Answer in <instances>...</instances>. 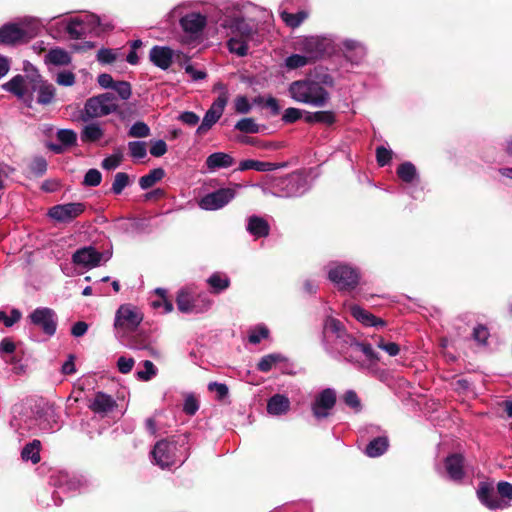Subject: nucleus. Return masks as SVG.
I'll use <instances>...</instances> for the list:
<instances>
[{
  "instance_id": "6e6d98bb",
  "label": "nucleus",
  "mask_w": 512,
  "mask_h": 512,
  "mask_svg": "<svg viewBox=\"0 0 512 512\" xmlns=\"http://www.w3.org/2000/svg\"><path fill=\"white\" fill-rule=\"evenodd\" d=\"M47 170V162L43 157H35L30 163V171L35 176H42Z\"/></svg>"
},
{
  "instance_id": "3c124183",
  "label": "nucleus",
  "mask_w": 512,
  "mask_h": 512,
  "mask_svg": "<svg viewBox=\"0 0 512 512\" xmlns=\"http://www.w3.org/2000/svg\"><path fill=\"white\" fill-rule=\"evenodd\" d=\"M122 100H128L132 95V88L127 81H116L112 88Z\"/></svg>"
},
{
  "instance_id": "2f4dec72",
  "label": "nucleus",
  "mask_w": 512,
  "mask_h": 512,
  "mask_svg": "<svg viewBox=\"0 0 512 512\" xmlns=\"http://www.w3.org/2000/svg\"><path fill=\"white\" fill-rule=\"evenodd\" d=\"M45 62L55 66H64L71 62V57L66 50L54 48L45 55Z\"/></svg>"
},
{
  "instance_id": "423d86ee",
  "label": "nucleus",
  "mask_w": 512,
  "mask_h": 512,
  "mask_svg": "<svg viewBox=\"0 0 512 512\" xmlns=\"http://www.w3.org/2000/svg\"><path fill=\"white\" fill-rule=\"evenodd\" d=\"M143 321V313L132 304L121 305L114 319V328L118 337L134 332Z\"/></svg>"
},
{
  "instance_id": "20e7f679",
  "label": "nucleus",
  "mask_w": 512,
  "mask_h": 512,
  "mask_svg": "<svg viewBox=\"0 0 512 512\" xmlns=\"http://www.w3.org/2000/svg\"><path fill=\"white\" fill-rule=\"evenodd\" d=\"M323 343L329 353L338 354L349 362L357 361L355 349H359V342L333 317H327L324 321Z\"/></svg>"
},
{
  "instance_id": "de8ad7c7",
  "label": "nucleus",
  "mask_w": 512,
  "mask_h": 512,
  "mask_svg": "<svg viewBox=\"0 0 512 512\" xmlns=\"http://www.w3.org/2000/svg\"><path fill=\"white\" fill-rule=\"evenodd\" d=\"M143 370L137 371L138 379L142 381H149L157 374V368L150 360H145L143 362Z\"/></svg>"
},
{
  "instance_id": "a878e982",
  "label": "nucleus",
  "mask_w": 512,
  "mask_h": 512,
  "mask_svg": "<svg viewBox=\"0 0 512 512\" xmlns=\"http://www.w3.org/2000/svg\"><path fill=\"white\" fill-rule=\"evenodd\" d=\"M234 158L224 152H215L210 154L206 158V167L210 172L216 171L222 168L231 167L234 164Z\"/></svg>"
},
{
  "instance_id": "ea45409f",
  "label": "nucleus",
  "mask_w": 512,
  "mask_h": 512,
  "mask_svg": "<svg viewBox=\"0 0 512 512\" xmlns=\"http://www.w3.org/2000/svg\"><path fill=\"white\" fill-rule=\"evenodd\" d=\"M397 175L404 182L411 183L417 177V171L411 162H405L398 167Z\"/></svg>"
},
{
  "instance_id": "4be33fe9",
  "label": "nucleus",
  "mask_w": 512,
  "mask_h": 512,
  "mask_svg": "<svg viewBox=\"0 0 512 512\" xmlns=\"http://www.w3.org/2000/svg\"><path fill=\"white\" fill-rule=\"evenodd\" d=\"M445 470L449 479L461 481L464 477V458L461 454H452L445 459Z\"/></svg>"
},
{
  "instance_id": "6ab92c4d",
  "label": "nucleus",
  "mask_w": 512,
  "mask_h": 512,
  "mask_svg": "<svg viewBox=\"0 0 512 512\" xmlns=\"http://www.w3.org/2000/svg\"><path fill=\"white\" fill-rule=\"evenodd\" d=\"M176 53L167 46H153L149 52V59L156 67L167 70L173 61Z\"/></svg>"
},
{
  "instance_id": "c03bdc74",
  "label": "nucleus",
  "mask_w": 512,
  "mask_h": 512,
  "mask_svg": "<svg viewBox=\"0 0 512 512\" xmlns=\"http://www.w3.org/2000/svg\"><path fill=\"white\" fill-rule=\"evenodd\" d=\"M155 293L160 296L159 300H154L152 306L156 309L163 308L164 313H169L173 310V304L166 297V290L163 288H157Z\"/></svg>"
},
{
  "instance_id": "58836bf2",
  "label": "nucleus",
  "mask_w": 512,
  "mask_h": 512,
  "mask_svg": "<svg viewBox=\"0 0 512 512\" xmlns=\"http://www.w3.org/2000/svg\"><path fill=\"white\" fill-rule=\"evenodd\" d=\"M207 282L211 286V288L214 290V292H216V293H219V292L225 290L226 288L229 287V284H230L229 278L220 273L212 274L208 278Z\"/></svg>"
},
{
  "instance_id": "39448f33",
  "label": "nucleus",
  "mask_w": 512,
  "mask_h": 512,
  "mask_svg": "<svg viewBox=\"0 0 512 512\" xmlns=\"http://www.w3.org/2000/svg\"><path fill=\"white\" fill-rule=\"evenodd\" d=\"M119 109L117 99L110 92L102 93L86 100L82 110V119L89 120L116 113Z\"/></svg>"
},
{
  "instance_id": "6e6552de",
  "label": "nucleus",
  "mask_w": 512,
  "mask_h": 512,
  "mask_svg": "<svg viewBox=\"0 0 512 512\" xmlns=\"http://www.w3.org/2000/svg\"><path fill=\"white\" fill-rule=\"evenodd\" d=\"M111 256V251L100 252L94 246L89 245L77 249L72 254L71 260L75 266L90 270L106 263Z\"/></svg>"
},
{
  "instance_id": "7c9ffc66",
  "label": "nucleus",
  "mask_w": 512,
  "mask_h": 512,
  "mask_svg": "<svg viewBox=\"0 0 512 512\" xmlns=\"http://www.w3.org/2000/svg\"><path fill=\"white\" fill-rule=\"evenodd\" d=\"M287 362V358L281 353H271L263 356L257 364V369L261 372L267 373L273 367Z\"/></svg>"
},
{
  "instance_id": "aec40b11",
  "label": "nucleus",
  "mask_w": 512,
  "mask_h": 512,
  "mask_svg": "<svg viewBox=\"0 0 512 512\" xmlns=\"http://www.w3.org/2000/svg\"><path fill=\"white\" fill-rule=\"evenodd\" d=\"M477 495L481 503L489 509H503L508 506L506 500L501 499L492 488L486 485H482L478 489Z\"/></svg>"
},
{
  "instance_id": "e433bc0d",
  "label": "nucleus",
  "mask_w": 512,
  "mask_h": 512,
  "mask_svg": "<svg viewBox=\"0 0 512 512\" xmlns=\"http://www.w3.org/2000/svg\"><path fill=\"white\" fill-rule=\"evenodd\" d=\"M40 441L33 440L31 443H28L24 446L21 456L24 460H30L33 464H36L40 461Z\"/></svg>"
},
{
  "instance_id": "a19ab883",
  "label": "nucleus",
  "mask_w": 512,
  "mask_h": 512,
  "mask_svg": "<svg viewBox=\"0 0 512 512\" xmlns=\"http://www.w3.org/2000/svg\"><path fill=\"white\" fill-rule=\"evenodd\" d=\"M129 184V175L125 172H118L114 176L111 190L115 195H119Z\"/></svg>"
},
{
  "instance_id": "b1692460",
  "label": "nucleus",
  "mask_w": 512,
  "mask_h": 512,
  "mask_svg": "<svg viewBox=\"0 0 512 512\" xmlns=\"http://www.w3.org/2000/svg\"><path fill=\"white\" fill-rule=\"evenodd\" d=\"M350 313L351 315L360 323H362L365 326L368 327H384L385 321L377 318L372 313L368 312L367 310L363 309L359 305H351L350 306Z\"/></svg>"
},
{
  "instance_id": "72a5a7b5",
  "label": "nucleus",
  "mask_w": 512,
  "mask_h": 512,
  "mask_svg": "<svg viewBox=\"0 0 512 512\" xmlns=\"http://www.w3.org/2000/svg\"><path fill=\"white\" fill-rule=\"evenodd\" d=\"M388 446L389 443L387 437L380 436L369 442L366 446L365 453L369 457H378L387 450Z\"/></svg>"
},
{
  "instance_id": "5fc2aeb1",
  "label": "nucleus",
  "mask_w": 512,
  "mask_h": 512,
  "mask_svg": "<svg viewBox=\"0 0 512 512\" xmlns=\"http://www.w3.org/2000/svg\"><path fill=\"white\" fill-rule=\"evenodd\" d=\"M235 128L241 132L245 133H257L258 125L251 118H244L239 120Z\"/></svg>"
},
{
  "instance_id": "7ed1b4c3",
  "label": "nucleus",
  "mask_w": 512,
  "mask_h": 512,
  "mask_svg": "<svg viewBox=\"0 0 512 512\" xmlns=\"http://www.w3.org/2000/svg\"><path fill=\"white\" fill-rule=\"evenodd\" d=\"M3 88L22 100L31 107L33 93L37 92V103L41 105L50 104L55 97V87L43 80L37 70L27 75H16L10 81L3 84Z\"/></svg>"
},
{
  "instance_id": "f3484780",
  "label": "nucleus",
  "mask_w": 512,
  "mask_h": 512,
  "mask_svg": "<svg viewBox=\"0 0 512 512\" xmlns=\"http://www.w3.org/2000/svg\"><path fill=\"white\" fill-rule=\"evenodd\" d=\"M336 403V393L333 389L327 388L316 395L311 409L314 417L318 420L327 418Z\"/></svg>"
},
{
  "instance_id": "cd10ccee",
  "label": "nucleus",
  "mask_w": 512,
  "mask_h": 512,
  "mask_svg": "<svg viewBox=\"0 0 512 512\" xmlns=\"http://www.w3.org/2000/svg\"><path fill=\"white\" fill-rule=\"evenodd\" d=\"M115 405L116 403L111 396L98 392L90 402L89 408L95 413H107L113 410Z\"/></svg>"
},
{
  "instance_id": "680f3d73",
  "label": "nucleus",
  "mask_w": 512,
  "mask_h": 512,
  "mask_svg": "<svg viewBox=\"0 0 512 512\" xmlns=\"http://www.w3.org/2000/svg\"><path fill=\"white\" fill-rule=\"evenodd\" d=\"M378 348L385 351L389 356H396L399 354L400 347L394 342H385L384 339L380 338L377 342Z\"/></svg>"
},
{
  "instance_id": "e2e57ef3",
  "label": "nucleus",
  "mask_w": 512,
  "mask_h": 512,
  "mask_svg": "<svg viewBox=\"0 0 512 512\" xmlns=\"http://www.w3.org/2000/svg\"><path fill=\"white\" fill-rule=\"evenodd\" d=\"M302 117V110L299 108L289 107L287 108L282 116V120L285 123H293Z\"/></svg>"
},
{
  "instance_id": "9b49d317",
  "label": "nucleus",
  "mask_w": 512,
  "mask_h": 512,
  "mask_svg": "<svg viewBox=\"0 0 512 512\" xmlns=\"http://www.w3.org/2000/svg\"><path fill=\"white\" fill-rule=\"evenodd\" d=\"M34 33L24 24L8 23L0 28L1 45H17L28 42Z\"/></svg>"
},
{
  "instance_id": "a211bd4d",
  "label": "nucleus",
  "mask_w": 512,
  "mask_h": 512,
  "mask_svg": "<svg viewBox=\"0 0 512 512\" xmlns=\"http://www.w3.org/2000/svg\"><path fill=\"white\" fill-rule=\"evenodd\" d=\"M176 444L171 441L161 440L156 443L152 456L155 463L161 468H167L175 464Z\"/></svg>"
},
{
  "instance_id": "0e129e2a",
  "label": "nucleus",
  "mask_w": 512,
  "mask_h": 512,
  "mask_svg": "<svg viewBox=\"0 0 512 512\" xmlns=\"http://www.w3.org/2000/svg\"><path fill=\"white\" fill-rule=\"evenodd\" d=\"M392 152L383 146L376 149L377 162L380 166H385L391 160Z\"/></svg>"
},
{
  "instance_id": "2eb2a0df",
  "label": "nucleus",
  "mask_w": 512,
  "mask_h": 512,
  "mask_svg": "<svg viewBox=\"0 0 512 512\" xmlns=\"http://www.w3.org/2000/svg\"><path fill=\"white\" fill-rule=\"evenodd\" d=\"M32 324L39 327L45 334L52 336L56 332L57 317L55 312L47 307L36 308L30 315Z\"/></svg>"
},
{
  "instance_id": "c9c22d12",
  "label": "nucleus",
  "mask_w": 512,
  "mask_h": 512,
  "mask_svg": "<svg viewBox=\"0 0 512 512\" xmlns=\"http://www.w3.org/2000/svg\"><path fill=\"white\" fill-rule=\"evenodd\" d=\"M164 176H165V171L162 168H155V169L151 170L148 174L142 176L139 179V185H140L141 189L146 190V189L154 186Z\"/></svg>"
},
{
  "instance_id": "864d4df0",
  "label": "nucleus",
  "mask_w": 512,
  "mask_h": 512,
  "mask_svg": "<svg viewBox=\"0 0 512 512\" xmlns=\"http://www.w3.org/2000/svg\"><path fill=\"white\" fill-rule=\"evenodd\" d=\"M122 160L123 155L120 152H118L103 159L101 165L105 170H114L120 166Z\"/></svg>"
},
{
  "instance_id": "9d476101",
  "label": "nucleus",
  "mask_w": 512,
  "mask_h": 512,
  "mask_svg": "<svg viewBox=\"0 0 512 512\" xmlns=\"http://www.w3.org/2000/svg\"><path fill=\"white\" fill-rule=\"evenodd\" d=\"M100 26V18L94 14H88L81 18H74L67 23L66 31L72 39H80L89 33H97Z\"/></svg>"
},
{
  "instance_id": "13d9d810",
  "label": "nucleus",
  "mask_w": 512,
  "mask_h": 512,
  "mask_svg": "<svg viewBox=\"0 0 512 512\" xmlns=\"http://www.w3.org/2000/svg\"><path fill=\"white\" fill-rule=\"evenodd\" d=\"M208 390L214 392L218 400H223L228 396L229 390L226 384L211 382L208 384Z\"/></svg>"
},
{
  "instance_id": "8fccbe9b",
  "label": "nucleus",
  "mask_w": 512,
  "mask_h": 512,
  "mask_svg": "<svg viewBox=\"0 0 512 512\" xmlns=\"http://www.w3.org/2000/svg\"><path fill=\"white\" fill-rule=\"evenodd\" d=\"M57 139L64 146H72L76 143L77 135L71 129H60L57 132Z\"/></svg>"
},
{
  "instance_id": "4d7b16f0",
  "label": "nucleus",
  "mask_w": 512,
  "mask_h": 512,
  "mask_svg": "<svg viewBox=\"0 0 512 512\" xmlns=\"http://www.w3.org/2000/svg\"><path fill=\"white\" fill-rule=\"evenodd\" d=\"M355 355H357V361L355 363H358L360 361V357L362 355L366 356V358L369 360L378 359L376 353L369 344L359 343V349H355Z\"/></svg>"
},
{
  "instance_id": "393cba45",
  "label": "nucleus",
  "mask_w": 512,
  "mask_h": 512,
  "mask_svg": "<svg viewBox=\"0 0 512 512\" xmlns=\"http://www.w3.org/2000/svg\"><path fill=\"white\" fill-rule=\"evenodd\" d=\"M290 400L283 394H275L267 401V412L273 416H281L290 410Z\"/></svg>"
},
{
  "instance_id": "603ef678",
  "label": "nucleus",
  "mask_w": 512,
  "mask_h": 512,
  "mask_svg": "<svg viewBox=\"0 0 512 512\" xmlns=\"http://www.w3.org/2000/svg\"><path fill=\"white\" fill-rule=\"evenodd\" d=\"M101 181V172L97 169H89L84 176L83 184L86 186L96 187L101 183Z\"/></svg>"
},
{
  "instance_id": "052dcab7",
  "label": "nucleus",
  "mask_w": 512,
  "mask_h": 512,
  "mask_svg": "<svg viewBox=\"0 0 512 512\" xmlns=\"http://www.w3.org/2000/svg\"><path fill=\"white\" fill-rule=\"evenodd\" d=\"M501 499L506 500L508 503L512 499V484L502 481L497 485V493Z\"/></svg>"
},
{
  "instance_id": "5701e85b",
  "label": "nucleus",
  "mask_w": 512,
  "mask_h": 512,
  "mask_svg": "<svg viewBox=\"0 0 512 512\" xmlns=\"http://www.w3.org/2000/svg\"><path fill=\"white\" fill-rule=\"evenodd\" d=\"M282 192L278 193L281 197L299 196L304 192V181L298 176L287 177L279 183Z\"/></svg>"
},
{
  "instance_id": "f8f14e48",
  "label": "nucleus",
  "mask_w": 512,
  "mask_h": 512,
  "mask_svg": "<svg viewBox=\"0 0 512 512\" xmlns=\"http://www.w3.org/2000/svg\"><path fill=\"white\" fill-rule=\"evenodd\" d=\"M236 196L235 188H221L208 193L199 201V207L203 210L214 211L226 206Z\"/></svg>"
},
{
  "instance_id": "338daca9",
  "label": "nucleus",
  "mask_w": 512,
  "mask_h": 512,
  "mask_svg": "<svg viewBox=\"0 0 512 512\" xmlns=\"http://www.w3.org/2000/svg\"><path fill=\"white\" fill-rule=\"evenodd\" d=\"M134 363L133 358L122 356L117 361V367L121 373L127 374L132 370Z\"/></svg>"
},
{
  "instance_id": "f257e3e1",
  "label": "nucleus",
  "mask_w": 512,
  "mask_h": 512,
  "mask_svg": "<svg viewBox=\"0 0 512 512\" xmlns=\"http://www.w3.org/2000/svg\"><path fill=\"white\" fill-rule=\"evenodd\" d=\"M257 7L251 3H234L225 9L220 26L230 37L227 46L231 53L243 57L248 53V42L256 34L254 18L251 15Z\"/></svg>"
},
{
  "instance_id": "ddd939ff",
  "label": "nucleus",
  "mask_w": 512,
  "mask_h": 512,
  "mask_svg": "<svg viewBox=\"0 0 512 512\" xmlns=\"http://www.w3.org/2000/svg\"><path fill=\"white\" fill-rule=\"evenodd\" d=\"M85 204L71 202L52 206L48 210V216L59 223H69L85 211Z\"/></svg>"
},
{
  "instance_id": "f03ea898",
  "label": "nucleus",
  "mask_w": 512,
  "mask_h": 512,
  "mask_svg": "<svg viewBox=\"0 0 512 512\" xmlns=\"http://www.w3.org/2000/svg\"><path fill=\"white\" fill-rule=\"evenodd\" d=\"M334 86L333 76L324 69H316L314 74L293 81L288 86V94L297 103L312 107H324L330 101L329 88Z\"/></svg>"
},
{
  "instance_id": "69168bd1",
  "label": "nucleus",
  "mask_w": 512,
  "mask_h": 512,
  "mask_svg": "<svg viewBox=\"0 0 512 512\" xmlns=\"http://www.w3.org/2000/svg\"><path fill=\"white\" fill-rule=\"evenodd\" d=\"M56 82L62 86H72L75 83V75L70 71L58 73Z\"/></svg>"
},
{
  "instance_id": "4468645a",
  "label": "nucleus",
  "mask_w": 512,
  "mask_h": 512,
  "mask_svg": "<svg viewBox=\"0 0 512 512\" xmlns=\"http://www.w3.org/2000/svg\"><path fill=\"white\" fill-rule=\"evenodd\" d=\"M328 276L340 289L354 288L359 281L357 270L347 265H336L330 269Z\"/></svg>"
},
{
  "instance_id": "49530a36",
  "label": "nucleus",
  "mask_w": 512,
  "mask_h": 512,
  "mask_svg": "<svg viewBox=\"0 0 512 512\" xmlns=\"http://www.w3.org/2000/svg\"><path fill=\"white\" fill-rule=\"evenodd\" d=\"M128 135L134 138L148 137L150 135V128L146 123L138 121L130 127Z\"/></svg>"
},
{
  "instance_id": "f704fd0d",
  "label": "nucleus",
  "mask_w": 512,
  "mask_h": 512,
  "mask_svg": "<svg viewBox=\"0 0 512 512\" xmlns=\"http://www.w3.org/2000/svg\"><path fill=\"white\" fill-rule=\"evenodd\" d=\"M104 135L103 129L97 123L86 125L81 133L83 142H95L101 139Z\"/></svg>"
},
{
  "instance_id": "c756f323",
  "label": "nucleus",
  "mask_w": 512,
  "mask_h": 512,
  "mask_svg": "<svg viewBox=\"0 0 512 512\" xmlns=\"http://www.w3.org/2000/svg\"><path fill=\"white\" fill-rule=\"evenodd\" d=\"M247 231L257 237H266L269 234V225L267 221L259 216H251L248 218Z\"/></svg>"
},
{
  "instance_id": "c85d7f7f",
  "label": "nucleus",
  "mask_w": 512,
  "mask_h": 512,
  "mask_svg": "<svg viewBox=\"0 0 512 512\" xmlns=\"http://www.w3.org/2000/svg\"><path fill=\"white\" fill-rule=\"evenodd\" d=\"M346 58L351 62H359L366 54L365 47L355 40H344L342 42Z\"/></svg>"
},
{
  "instance_id": "774afa93",
  "label": "nucleus",
  "mask_w": 512,
  "mask_h": 512,
  "mask_svg": "<svg viewBox=\"0 0 512 512\" xmlns=\"http://www.w3.org/2000/svg\"><path fill=\"white\" fill-rule=\"evenodd\" d=\"M199 409L198 401L193 396H188L183 405V411L188 415H194Z\"/></svg>"
},
{
  "instance_id": "4c0bfd02",
  "label": "nucleus",
  "mask_w": 512,
  "mask_h": 512,
  "mask_svg": "<svg viewBox=\"0 0 512 512\" xmlns=\"http://www.w3.org/2000/svg\"><path fill=\"white\" fill-rule=\"evenodd\" d=\"M280 16L287 26L291 28H296L302 24V22L308 17V14L305 11H299L296 14H291L286 11H282L280 13Z\"/></svg>"
},
{
  "instance_id": "412c9836",
  "label": "nucleus",
  "mask_w": 512,
  "mask_h": 512,
  "mask_svg": "<svg viewBox=\"0 0 512 512\" xmlns=\"http://www.w3.org/2000/svg\"><path fill=\"white\" fill-rule=\"evenodd\" d=\"M206 22V17L200 13H190L180 19L182 29L192 35L202 32Z\"/></svg>"
},
{
  "instance_id": "473e14b6",
  "label": "nucleus",
  "mask_w": 512,
  "mask_h": 512,
  "mask_svg": "<svg viewBox=\"0 0 512 512\" xmlns=\"http://www.w3.org/2000/svg\"><path fill=\"white\" fill-rule=\"evenodd\" d=\"M305 121L309 124L322 123L332 125L336 121V115L333 111L306 112Z\"/></svg>"
},
{
  "instance_id": "79ce46f5",
  "label": "nucleus",
  "mask_w": 512,
  "mask_h": 512,
  "mask_svg": "<svg viewBox=\"0 0 512 512\" xmlns=\"http://www.w3.org/2000/svg\"><path fill=\"white\" fill-rule=\"evenodd\" d=\"M310 63L304 54H292L285 59V66L290 70L302 68Z\"/></svg>"
},
{
  "instance_id": "bb28decb",
  "label": "nucleus",
  "mask_w": 512,
  "mask_h": 512,
  "mask_svg": "<svg viewBox=\"0 0 512 512\" xmlns=\"http://www.w3.org/2000/svg\"><path fill=\"white\" fill-rule=\"evenodd\" d=\"M284 167H286V163H272L248 159L240 162L238 170L245 171L253 169L260 172H268Z\"/></svg>"
},
{
  "instance_id": "bf43d9fd",
  "label": "nucleus",
  "mask_w": 512,
  "mask_h": 512,
  "mask_svg": "<svg viewBox=\"0 0 512 512\" xmlns=\"http://www.w3.org/2000/svg\"><path fill=\"white\" fill-rule=\"evenodd\" d=\"M20 318L21 312L17 309H13L9 316L5 312L0 311V321H2L6 327L13 326Z\"/></svg>"
},
{
  "instance_id": "09e8293b",
  "label": "nucleus",
  "mask_w": 512,
  "mask_h": 512,
  "mask_svg": "<svg viewBox=\"0 0 512 512\" xmlns=\"http://www.w3.org/2000/svg\"><path fill=\"white\" fill-rule=\"evenodd\" d=\"M269 330L264 325H258L250 330L249 333V342L252 344H258L261 342L262 339H265L268 337Z\"/></svg>"
},
{
  "instance_id": "1a4fd4ad",
  "label": "nucleus",
  "mask_w": 512,
  "mask_h": 512,
  "mask_svg": "<svg viewBox=\"0 0 512 512\" xmlns=\"http://www.w3.org/2000/svg\"><path fill=\"white\" fill-rule=\"evenodd\" d=\"M176 303L183 313H203L211 307V301L206 294L194 297L187 289L179 291Z\"/></svg>"
},
{
  "instance_id": "dca6fc26",
  "label": "nucleus",
  "mask_w": 512,
  "mask_h": 512,
  "mask_svg": "<svg viewBox=\"0 0 512 512\" xmlns=\"http://www.w3.org/2000/svg\"><path fill=\"white\" fill-rule=\"evenodd\" d=\"M226 97L225 94L222 96H218L210 108L206 111L204 118L201 124L198 126L196 133L198 135H205L212 127L217 123V121L223 115L224 109L226 107Z\"/></svg>"
},
{
  "instance_id": "0eeeda50",
  "label": "nucleus",
  "mask_w": 512,
  "mask_h": 512,
  "mask_svg": "<svg viewBox=\"0 0 512 512\" xmlns=\"http://www.w3.org/2000/svg\"><path fill=\"white\" fill-rule=\"evenodd\" d=\"M300 50L312 62L334 52V41L328 36H308L296 43Z\"/></svg>"
},
{
  "instance_id": "37998d69",
  "label": "nucleus",
  "mask_w": 512,
  "mask_h": 512,
  "mask_svg": "<svg viewBox=\"0 0 512 512\" xmlns=\"http://www.w3.org/2000/svg\"><path fill=\"white\" fill-rule=\"evenodd\" d=\"M131 157L135 160H142L147 155L146 143L142 141H131L128 143Z\"/></svg>"
},
{
  "instance_id": "a18cd8bd",
  "label": "nucleus",
  "mask_w": 512,
  "mask_h": 512,
  "mask_svg": "<svg viewBox=\"0 0 512 512\" xmlns=\"http://www.w3.org/2000/svg\"><path fill=\"white\" fill-rule=\"evenodd\" d=\"M97 61L101 64H111L115 62L119 57V52L117 49L110 48H101L97 52Z\"/></svg>"
}]
</instances>
